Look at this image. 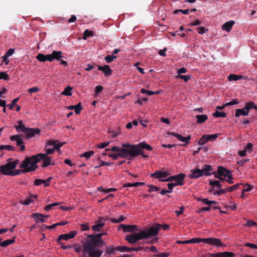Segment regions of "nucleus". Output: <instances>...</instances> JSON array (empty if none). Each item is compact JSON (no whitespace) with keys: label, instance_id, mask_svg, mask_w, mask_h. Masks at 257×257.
Wrapping results in <instances>:
<instances>
[{"label":"nucleus","instance_id":"f257e3e1","mask_svg":"<svg viewBox=\"0 0 257 257\" xmlns=\"http://www.w3.org/2000/svg\"><path fill=\"white\" fill-rule=\"evenodd\" d=\"M105 234L104 233H99L95 236L89 235V239L87 240L83 246V253L79 257H100L102 251L99 248L104 244L101 236Z\"/></svg>","mask_w":257,"mask_h":257},{"label":"nucleus","instance_id":"f03ea898","mask_svg":"<svg viewBox=\"0 0 257 257\" xmlns=\"http://www.w3.org/2000/svg\"><path fill=\"white\" fill-rule=\"evenodd\" d=\"M41 160L43 161L42 167H46L49 165H54L55 164L54 160H52L51 157H49L47 154L39 153L36 155H33L31 157H27L24 162L25 165L28 162H31L32 166L36 167V170L38 168L37 163Z\"/></svg>","mask_w":257,"mask_h":257},{"label":"nucleus","instance_id":"7ed1b4c3","mask_svg":"<svg viewBox=\"0 0 257 257\" xmlns=\"http://www.w3.org/2000/svg\"><path fill=\"white\" fill-rule=\"evenodd\" d=\"M12 158H9L7 160L8 163L2 166H0V172L5 175H10L12 170L15 169L19 164V160L13 161Z\"/></svg>","mask_w":257,"mask_h":257},{"label":"nucleus","instance_id":"20e7f679","mask_svg":"<svg viewBox=\"0 0 257 257\" xmlns=\"http://www.w3.org/2000/svg\"><path fill=\"white\" fill-rule=\"evenodd\" d=\"M25 159L22 162L19 167L22 169L16 170L12 171L10 174V176H16L21 174V173H26L29 172H32L36 170V167H33L31 164V162H28L27 164L25 165L24 162Z\"/></svg>","mask_w":257,"mask_h":257},{"label":"nucleus","instance_id":"39448f33","mask_svg":"<svg viewBox=\"0 0 257 257\" xmlns=\"http://www.w3.org/2000/svg\"><path fill=\"white\" fill-rule=\"evenodd\" d=\"M186 177V175L184 173H180L176 175L171 176L169 178L165 179H160L162 182H172L175 181L174 183L177 185L182 186L184 184V180Z\"/></svg>","mask_w":257,"mask_h":257},{"label":"nucleus","instance_id":"423d86ee","mask_svg":"<svg viewBox=\"0 0 257 257\" xmlns=\"http://www.w3.org/2000/svg\"><path fill=\"white\" fill-rule=\"evenodd\" d=\"M161 224L156 223L151 226L149 229L142 230V232H145V238H147L151 236L157 235L159 230L161 229Z\"/></svg>","mask_w":257,"mask_h":257},{"label":"nucleus","instance_id":"0eeeda50","mask_svg":"<svg viewBox=\"0 0 257 257\" xmlns=\"http://www.w3.org/2000/svg\"><path fill=\"white\" fill-rule=\"evenodd\" d=\"M145 232L140 231L138 233H133L127 235L125 239L130 243H134L137 241L145 238Z\"/></svg>","mask_w":257,"mask_h":257},{"label":"nucleus","instance_id":"6e6552de","mask_svg":"<svg viewBox=\"0 0 257 257\" xmlns=\"http://www.w3.org/2000/svg\"><path fill=\"white\" fill-rule=\"evenodd\" d=\"M76 234H77V232L76 231H71L69 233L60 234L58 236V238H57V242L60 245H61V247L64 249H67V248H70L69 246L63 245L61 241L62 240H68L69 239L73 238L75 236Z\"/></svg>","mask_w":257,"mask_h":257},{"label":"nucleus","instance_id":"1a4fd4ad","mask_svg":"<svg viewBox=\"0 0 257 257\" xmlns=\"http://www.w3.org/2000/svg\"><path fill=\"white\" fill-rule=\"evenodd\" d=\"M121 151V152H118L117 153H109L108 156L113 160H116L118 157L127 158V157H129V148L122 146V149Z\"/></svg>","mask_w":257,"mask_h":257},{"label":"nucleus","instance_id":"9d476101","mask_svg":"<svg viewBox=\"0 0 257 257\" xmlns=\"http://www.w3.org/2000/svg\"><path fill=\"white\" fill-rule=\"evenodd\" d=\"M122 147H127V148H131V146H136L139 149L141 150L142 149H146L148 151H151L153 150V148L149 145L146 144L145 142H142L137 145H131L130 144H122Z\"/></svg>","mask_w":257,"mask_h":257},{"label":"nucleus","instance_id":"9b49d317","mask_svg":"<svg viewBox=\"0 0 257 257\" xmlns=\"http://www.w3.org/2000/svg\"><path fill=\"white\" fill-rule=\"evenodd\" d=\"M22 135H16L11 136L10 140L16 141L17 146L20 147V151L23 152L25 150V146L23 144L24 142L22 139Z\"/></svg>","mask_w":257,"mask_h":257},{"label":"nucleus","instance_id":"f8f14e48","mask_svg":"<svg viewBox=\"0 0 257 257\" xmlns=\"http://www.w3.org/2000/svg\"><path fill=\"white\" fill-rule=\"evenodd\" d=\"M142 155L144 158H149L148 155H145L143 152L136 146H131L129 148V157L133 158L137 157L139 155Z\"/></svg>","mask_w":257,"mask_h":257},{"label":"nucleus","instance_id":"ddd939ff","mask_svg":"<svg viewBox=\"0 0 257 257\" xmlns=\"http://www.w3.org/2000/svg\"><path fill=\"white\" fill-rule=\"evenodd\" d=\"M40 134V130L38 128H27L25 134V138L28 140L31 138L34 137L36 135Z\"/></svg>","mask_w":257,"mask_h":257},{"label":"nucleus","instance_id":"4468645a","mask_svg":"<svg viewBox=\"0 0 257 257\" xmlns=\"http://www.w3.org/2000/svg\"><path fill=\"white\" fill-rule=\"evenodd\" d=\"M203 242L209 244L216 245L217 246H224V245L222 244L221 240L220 239L213 237L205 238L203 239Z\"/></svg>","mask_w":257,"mask_h":257},{"label":"nucleus","instance_id":"2eb2a0df","mask_svg":"<svg viewBox=\"0 0 257 257\" xmlns=\"http://www.w3.org/2000/svg\"><path fill=\"white\" fill-rule=\"evenodd\" d=\"M170 173L167 171H157L151 174V177L157 179L165 178L169 176Z\"/></svg>","mask_w":257,"mask_h":257},{"label":"nucleus","instance_id":"dca6fc26","mask_svg":"<svg viewBox=\"0 0 257 257\" xmlns=\"http://www.w3.org/2000/svg\"><path fill=\"white\" fill-rule=\"evenodd\" d=\"M202 176L201 170L198 168H195L190 170V174L189 177L190 179H198Z\"/></svg>","mask_w":257,"mask_h":257},{"label":"nucleus","instance_id":"f3484780","mask_svg":"<svg viewBox=\"0 0 257 257\" xmlns=\"http://www.w3.org/2000/svg\"><path fill=\"white\" fill-rule=\"evenodd\" d=\"M18 125L15 126V127L18 133H24L25 134L28 127H26L22 120L17 121Z\"/></svg>","mask_w":257,"mask_h":257},{"label":"nucleus","instance_id":"a211bd4d","mask_svg":"<svg viewBox=\"0 0 257 257\" xmlns=\"http://www.w3.org/2000/svg\"><path fill=\"white\" fill-rule=\"evenodd\" d=\"M120 226L124 232H133L139 230L137 225L121 224Z\"/></svg>","mask_w":257,"mask_h":257},{"label":"nucleus","instance_id":"6ab92c4d","mask_svg":"<svg viewBox=\"0 0 257 257\" xmlns=\"http://www.w3.org/2000/svg\"><path fill=\"white\" fill-rule=\"evenodd\" d=\"M52 179V177H49L46 180L36 179L34 181V184L36 186H39L42 184H44V186L47 187L50 185V181Z\"/></svg>","mask_w":257,"mask_h":257},{"label":"nucleus","instance_id":"aec40b11","mask_svg":"<svg viewBox=\"0 0 257 257\" xmlns=\"http://www.w3.org/2000/svg\"><path fill=\"white\" fill-rule=\"evenodd\" d=\"M31 217L35 219L36 223H43L46 221L44 215L41 213H34L32 214Z\"/></svg>","mask_w":257,"mask_h":257},{"label":"nucleus","instance_id":"412c9836","mask_svg":"<svg viewBox=\"0 0 257 257\" xmlns=\"http://www.w3.org/2000/svg\"><path fill=\"white\" fill-rule=\"evenodd\" d=\"M200 170L201 171V173L202 174V176H208L211 174V171L212 170V168L211 166L210 165H205L202 167V168Z\"/></svg>","mask_w":257,"mask_h":257},{"label":"nucleus","instance_id":"4be33fe9","mask_svg":"<svg viewBox=\"0 0 257 257\" xmlns=\"http://www.w3.org/2000/svg\"><path fill=\"white\" fill-rule=\"evenodd\" d=\"M217 174H219L225 177H227L231 174V172L229 170L226 169L222 166H219L218 167Z\"/></svg>","mask_w":257,"mask_h":257},{"label":"nucleus","instance_id":"5701e85b","mask_svg":"<svg viewBox=\"0 0 257 257\" xmlns=\"http://www.w3.org/2000/svg\"><path fill=\"white\" fill-rule=\"evenodd\" d=\"M67 108L70 110H74L75 113L77 114H79L83 109L81 102H79L76 105H70L67 107Z\"/></svg>","mask_w":257,"mask_h":257},{"label":"nucleus","instance_id":"b1692460","mask_svg":"<svg viewBox=\"0 0 257 257\" xmlns=\"http://www.w3.org/2000/svg\"><path fill=\"white\" fill-rule=\"evenodd\" d=\"M234 24V21H230L225 23L222 26V29L223 30H225L227 32H229L232 28L233 25Z\"/></svg>","mask_w":257,"mask_h":257},{"label":"nucleus","instance_id":"393cba45","mask_svg":"<svg viewBox=\"0 0 257 257\" xmlns=\"http://www.w3.org/2000/svg\"><path fill=\"white\" fill-rule=\"evenodd\" d=\"M248 113H249L245 109H244V108L243 107L242 109H236L235 110L234 115L236 117H238L240 115L246 116L248 114Z\"/></svg>","mask_w":257,"mask_h":257},{"label":"nucleus","instance_id":"a878e982","mask_svg":"<svg viewBox=\"0 0 257 257\" xmlns=\"http://www.w3.org/2000/svg\"><path fill=\"white\" fill-rule=\"evenodd\" d=\"M197 122L198 123H203L208 119V116L206 114L197 115L196 116Z\"/></svg>","mask_w":257,"mask_h":257},{"label":"nucleus","instance_id":"bb28decb","mask_svg":"<svg viewBox=\"0 0 257 257\" xmlns=\"http://www.w3.org/2000/svg\"><path fill=\"white\" fill-rule=\"evenodd\" d=\"M32 197L34 198H37L38 197V196L36 195H32L31 197L26 199L24 201L20 200V203L24 205H29L31 203L33 202V201H34L33 199L32 198Z\"/></svg>","mask_w":257,"mask_h":257},{"label":"nucleus","instance_id":"cd10ccee","mask_svg":"<svg viewBox=\"0 0 257 257\" xmlns=\"http://www.w3.org/2000/svg\"><path fill=\"white\" fill-rule=\"evenodd\" d=\"M197 200L198 201H201L205 204L208 205L209 206H211L213 204H216L217 202L214 201H210L207 198H197Z\"/></svg>","mask_w":257,"mask_h":257},{"label":"nucleus","instance_id":"c85d7f7f","mask_svg":"<svg viewBox=\"0 0 257 257\" xmlns=\"http://www.w3.org/2000/svg\"><path fill=\"white\" fill-rule=\"evenodd\" d=\"M104 223L102 222V220H98V223L93 225L92 227V229L95 231H100L101 228L104 226Z\"/></svg>","mask_w":257,"mask_h":257},{"label":"nucleus","instance_id":"c756f323","mask_svg":"<svg viewBox=\"0 0 257 257\" xmlns=\"http://www.w3.org/2000/svg\"><path fill=\"white\" fill-rule=\"evenodd\" d=\"M62 53L61 51H53L52 53L53 60L54 59L60 60L61 58L63 57Z\"/></svg>","mask_w":257,"mask_h":257},{"label":"nucleus","instance_id":"7c9ffc66","mask_svg":"<svg viewBox=\"0 0 257 257\" xmlns=\"http://www.w3.org/2000/svg\"><path fill=\"white\" fill-rule=\"evenodd\" d=\"M243 76L241 75L230 74L228 76V79L229 81H236L242 78Z\"/></svg>","mask_w":257,"mask_h":257},{"label":"nucleus","instance_id":"2f4dec72","mask_svg":"<svg viewBox=\"0 0 257 257\" xmlns=\"http://www.w3.org/2000/svg\"><path fill=\"white\" fill-rule=\"evenodd\" d=\"M209 185L212 187H215L217 188L220 189L222 188V184L220 183V181L214 180H210Z\"/></svg>","mask_w":257,"mask_h":257},{"label":"nucleus","instance_id":"473e14b6","mask_svg":"<svg viewBox=\"0 0 257 257\" xmlns=\"http://www.w3.org/2000/svg\"><path fill=\"white\" fill-rule=\"evenodd\" d=\"M117 250L120 251V252H131L133 251V247H128L125 246H117Z\"/></svg>","mask_w":257,"mask_h":257},{"label":"nucleus","instance_id":"72a5a7b5","mask_svg":"<svg viewBox=\"0 0 257 257\" xmlns=\"http://www.w3.org/2000/svg\"><path fill=\"white\" fill-rule=\"evenodd\" d=\"M8 150V151H14L16 150L15 147L12 145H1L0 146V150Z\"/></svg>","mask_w":257,"mask_h":257},{"label":"nucleus","instance_id":"f704fd0d","mask_svg":"<svg viewBox=\"0 0 257 257\" xmlns=\"http://www.w3.org/2000/svg\"><path fill=\"white\" fill-rule=\"evenodd\" d=\"M63 143H56V141H51L48 143V146H54L55 150H59L60 148L63 146Z\"/></svg>","mask_w":257,"mask_h":257},{"label":"nucleus","instance_id":"c9c22d12","mask_svg":"<svg viewBox=\"0 0 257 257\" xmlns=\"http://www.w3.org/2000/svg\"><path fill=\"white\" fill-rule=\"evenodd\" d=\"M103 72L105 76H110L112 73V70L110 68L109 65H105L104 68L103 70Z\"/></svg>","mask_w":257,"mask_h":257},{"label":"nucleus","instance_id":"e433bc0d","mask_svg":"<svg viewBox=\"0 0 257 257\" xmlns=\"http://www.w3.org/2000/svg\"><path fill=\"white\" fill-rule=\"evenodd\" d=\"M117 58V56L113 55H108L104 57L105 61L107 63H110L113 61L114 59H115Z\"/></svg>","mask_w":257,"mask_h":257},{"label":"nucleus","instance_id":"4c0bfd02","mask_svg":"<svg viewBox=\"0 0 257 257\" xmlns=\"http://www.w3.org/2000/svg\"><path fill=\"white\" fill-rule=\"evenodd\" d=\"M92 36H93V32L92 31H89L87 29H86L83 33V39L84 40H86L88 37Z\"/></svg>","mask_w":257,"mask_h":257},{"label":"nucleus","instance_id":"58836bf2","mask_svg":"<svg viewBox=\"0 0 257 257\" xmlns=\"http://www.w3.org/2000/svg\"><path fill=\"white\" fill-rule=\"evenodd\" d=\"M15 242V238L12 239H8L4 241L3 242H1V245L2 247H6L8 246L10 244H11Z\"/></svg>","mask_w":257,"mask_h":257},{"label":"nucleus","instance_id":"ea45409f","mask_svg":"<svg viewBox=\"0 0 257 257\" xmlns=\"http://www.w3.org/2000/svg\"><path fill=\"white\" fill-rule=\"evenodd\" d=\"M94 152L92 151L85 152L80 155L81 157H85L86 159H89L91 156H93Z\"/></svg>","mask_w":257,"mask_h":257},{"label":"nucleus","instance_id":"a19ab883","mask_svg":"<svg viewBox=\"0 0 257 257\" xmlns=\"http://www.w3.org/2000/svg\"><path fill=\"white\" fill-rule=\"evenodd\" d=\"M72 89V87L68 86L65 88L64 90L62 92V94L66 96H70L72 95V93L71 92Z\"/></svg>","mask_w":257,"mask_h":257},{"label":"nucleus","instance_id":"79ce46f5","mask_svg":"<svg viewBox=\"0 0 257 257\" xmlns=\"http://www.w3.org/2000/svg\"><path fill=\"white\" fill-rule=\"evenodd\" d=\"M213 116L215 117H225L226 116V113L224 112H219L216 110L213 113Z\"/></svg>","mask_w":257,"mask_h":257},{"label":"nucleus","instance_id":"37998d69","mask_svg":"<svg viewBox=\"0 0 257 257\" xmlns=\"http://www.w3.org/2000/svg\"><path fill=\"white\" fill-rule=\"evenodd\" d=\"M253 101H249L245 104V106L244 107V109H245L248 113L249 112V110L252 108L253 107Z\"/></svg>","mask_w":257,"mask_h":257},{"label":"nucleus","instance_id":"c03bdc74","mask_svg":"<svg viewBox=\"0 0 257 257\" xmlns=\"http://www.w3.org/2000/svg\"><path fill=\"white\" fill-rule=\"evenodd\" d=\"M221 257H234L235 254L232 252L224 251L220 252Z\"/></svg>","mask_w":257,"mask_h":257},{"label":"nucleus","instance_id":"a18cd8bd","mask_svg":"<svg viewBox=\"0 0 257 257\" xmlns=\"http://www.w3.org/2000/svg\"><path fill=\"white\" fill-rule=\"evenodd\" d=\"M190 139H191L190 135H189L187 137H183V139H182V140H181V142H184L185 144L181 145V146L183 147H186L187 145H188L189 144V143H190L189 141L190 140Z\"/></svg>","mask_w":257,"mask_h":257},{"label":"nucleus","instance_id":"49530a36","mask_svg":"<svg viewBox=\"0 0 257 257\" xmlns=\"http://www.w3.org/2000/svg\"><path fill=\"white\" fill-rule=\"evenodd\" d=\"M207 141H213L215 140L218 137V134H214L212 135H205Z\"/></svg>","mask_w":257,"mask_h":257},{"label":"nucleus","instance_id":"de8ad7c7","mask_svg":"<svg viewBox=\"0 0 257 257\" xmlns=\"http://www.w3.org/2000/svg\"><path fill=\"white\" fill-rule=\"evenodd\" d=\"M59 204H60V203H58V202H55V203H53L52 204H50L47 205L45 207V210L46 211H49V210H51L53 208V207L58 206Z\"/></svg>","mask_w":257,"mask_h":257},{"label":"nucleus","instance_id":"09e8293b","mask_svg":"<svg viewBox=\"0 0 257 257\" xmlns=\"http://www.w3.org/2000/svg\"><path fill=\"white\" fill-rule=\"evenodd\" d=\"M10 79L9 75L5 72H0V79H4V80H9Z\"/></svg>","mask_w":257,"mask_h":257},{"label":"nucleus","instance_id":"8fccbe9b","mask_svg":"<svg viewBox=\"0 0 257 257\" xmlns=\"http://www.w3.org/2000/svg\"><path fill=\"white\" fill-rule=\"evenodd\" d=\"M36 58L40 62H45L46 61V56L45 55L43 54L40 53L38 54L36 56Z\"/></svg>","mask_w":257,"mask_h":257},{"label":"nucleus","instance_id":"3c124183","mask_svg":"<svg viewBox=\"0 0 257 257\" xmlns=\"http://www.w3.org/2000/svg\"><path fill=\"white\" fill-rule=\"evenodd\" d=\"M117 246L114 247L112 246H109L107 247L106 251L109 254H113L115 250H117Z\"/></svg>","mask_w":257,"mask_h":257},{"label":"nucleus","instance_id":"603ef678","mask_svg":"<svg viewBox=\"0 0 257 257\" xmlns=\"http://www.w3.org/2000/svg\"><path fill=\"white\" fill-rule=\"evenodd\" d=\"M196 30L197 31L198 33L200 35H202L204 33H206L208 31L207 29L205 28L204 27L197 28Z\"/></svg>","mask_w":257,"mask_h":257},{"label":"nucleus","instance_id":"864d4df0","mask_svg":"<svg viewBox=\"0 0 257 257\" xmlns=\"http://www.w3.org/2000/svg\"><path fill=\"white\" fill-rule=\"evenodd\" d=\"M149 187L148 191L150 192H152L153 191H158L160 190V188L157 186H154L153 185H149L148 186Z\"/></svg>","mask_w":257,"mask_h":257},{"label":"nucleus","instance_id":"5fc2aeb1","mask_svg":"<svg viewBox=\"0 0 257 257\" xmlns=\"http://www.w3.org/2000/svg\"><path fill=\"white\" fill-rule=\"evenodd\" d=\"M19 100V97H17L15 98L12 100V102L11 104L8 105L10 109H13L14 106L17 105V101Z\"/></svg>","mask_w":257,"mask_h":257},{"label":"nucleus","instance_id":"6e6d98bb","mask_svg":"<svg viewBox=\"0 0 257 257\" xmlns=\"http://www.w3.org/2000/svg\"><path fill=\"white\" fill-rule=\"evenodd\" d=\"M125 217L123 215H120L118 219L111 218V221L113 223H119L124 220Z\"/></svg>","mask_w":257,"mask_h":257},{"label":"nucleus","instance_id":"4d7b16f0","mask_svg":"<svg viewBox=\"0 0 257 257\" xmlns=\"http://www.w3.org/2000/svg\"><path fill=\"white\" fill-rule=\"evenodd\" d=\"M204 238H193L191 239H189L190 243H199L200 242H203V239Z\"/></svg>","mask_w":257,"mask_h":257},{"label":"nucleus","instance_id":"13d9d810","mask_svg":"<svg viewBox=\"0 0 257 257\" xmlns=\"http://www.w3.org/2000/svg\"><path fill=\"white\" fill-rule=\"evenodd\" d=\"M168 134L169 135H172V136H173L176 137L177 138V139L178 140H179L180 141H181V140H182V139H183V137L181 135H180L179 134L173 133V132H169L168 133Z\"/></svg>","mask_w":257,"mask_h":257},{"label":"nucleus","instance_id":"bf43d9fd","mask_svg":"<svg viewBox=\"0 0 257 257\" xmlns=\"http://www.w3.org/2000/svg\"><path fill=\"white\" fill-rule=\"evenodd\" d=\"M190 10L189 9H186V10H181V9H180V10H176L175 11H174L173 12V14H178L179 12H181L182 14H184V15H186V14H188Z\"/></svg>","mask_w":257,"mask_h":257},{"label":"nucleus","instance_id":"052dcab7","mask_svg":"<svg viewBox=\"0 0 257 257\" xmlns=\"http://www.w3.org/2000/svg\"><path fill=\"white\" fill-rule=\"evenodd\" d=\"M239 185H240L239 184H237L234 185L232 186L227 188L226 189H227V192H231L237 189L238 188Z\"/></svg>","mask_w":257,"mask_h":257},{"label":"nucleus","instance_id":"680f3d73","mask_svg":"<svg viewBox=\"0 0 257 257\" xmlns=\"http://www.w3.org/2000/svg\"><path fill=\"white\" fill-rule=\"evenodd\" d=\"M177 78H180L184 80L185 82H188V80L191 78L190 75H182L179 74L177 76Z\"/></svg>","mask_w":257,"mask_h":257},{"label":"nucleus","instance_id":"e2e57ef3","mask_svg":"<svg viewBox=\"0 0 257 257\" xmlns=\"http://www.w3.org/2000/svg\"><path fill=\"white\" fill-rule=\"evenodd\" d=\"M207 140L205 135H203L201 138L199 140L198 143L200 145H203L207 143Z\"/></svg>","mask_w":257,"mask_h":257},{"label":"nucleus","instance_id":"0e129e2a","mask_svg":"<svg viewBox=\"0 0 257 257\" xmlns=\"http://www.w3.org/2000/svg\"><path fill=\"white\" fill-rule=\"evenodd\" d=\"M110 143V142H106V143H100L98 145H97L96 147L97 148L99 149H103L107 147Z\"/></svg>","mask_w":257,"mask_h":257},{"label":"nucleus","instance_id":"69168bd1","mask_svg":"<svg viewBox=\"0 0 257 257\" xmlns=\"http://www.w3.org/2000/svg\"><path fill=\"white\" fill-rule=\"evenodd\" d=\"M141 91L143 94L146 93L148 95H154L155 94L154 91H151V90H147L144 88L141 89Z\"/></svg>","mask_w":257,"mask_h":257},{"label":"nucleus","instance_id":"338daca9","mask_svg":"<svg viewBox=\"0 0 257 257\" xmlns=\"http://www.w3.org/2000/svg\"><path fill=\"white\" fill-rule=\"evenodd\" d=\"M244 187L245 188L243 190V193L245 192H248L251 191L253 188L251 186L247 183L244 184Z\"/></svg>","mask_w":257,"mask_h":257},{"label":"nucleus","instance_id":"774afa93","mask_svg":"<svg viewBox=\"0 0 257 257\" xmlns=\"http://www.w3.org/2000/svg\"><path fill=\"white\" fill-rule=\"evenodd\" d=\"M227 192L226 188V189H220L219 190H217L215 192H214V195H220L223 194H225Z\"/></svg>","mask_w":257,"mask_h":257}]
</instances>
